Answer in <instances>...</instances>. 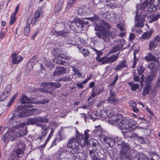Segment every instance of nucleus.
Wrapping results in <instances>:
<instances>
[{
	"label": "nucleus",
	"instance_id": "obj_12",
	"mask_svg": "<svg viewBox=\"0 0 160 160\" xmlns=\"http://www.w3.org/2000/svg\"><path fill=\"white\" fill-rule=\"evenodd\" d=\"M91 12V9L88 7L80 8L78 10V14L81 16L89 15Z\"/></svg>",
	"mask_w": 160,
	"mask_h": 160
},
{
	"label": "nucleus",
	"instance_id": "obj_58",
	"mask_svg": "<svg viewBox=\"0 0 160 160\" xmlns=\"http://www.w3.org/2000/svg\"><path fill=\"white\" fill-rule=\"evenodd\" d=\"M93 149L95 150L96 152H99L100 151L102 150V148L101 146L100 145L99 143L94 148H93Z\"/></svg>",
	"mask_w": 160,
	"mask_h": 160
},
{
	"label": "nucleus",
	"instance_id": "obj_24",
	"mask_svg": "<svg viewBox=\"0 0 160 160\" xmlns=\"http://www.w3.org/2000/svg\"><path fill=\"white\" fill-rule=\"evenodd\" d=\"M126 60L124 59L122 61L119 65H118L116 67V68H114V69L116 71H118L120 70L122 68L127 67V66L126 63Z\"/></svg>",
	"mask_w": 160,
	"mask_h": 160
},
{
	"label": "nucleus",
	"instance_id": "obj_59",
	"mask_svg": "<svg viewBox=\"0 0 160 160\" xmlns=\"http://www.w3.org/2000/svg\"><path fill=\"white\" fill-rule=\"evenodd\" d=\"M116 125L118 126V127L121 129L125 130L124 127V125H123V120L120 121Z\"/></svg>",
	"mask_w": 160,
	"mask_h": 160
},
{
	"label": "nucleus",
	"instance_id": "obj_55",
	"mask_svg": "<svg viewBox=\"0 0 160 160\" xmlns=\"http://www.w3.org/2000/svg\"><path fill=\"white\" fill-rule=\"evenodd\" d=\"M52 87H54L56 88H58L61 87L62 86V84L59 82H52Z\"/></svg>",
	"mask_w": 160,
	"mask_h": 160
},
{
	"label": "nucleus",
	"instance_id": "obj_13",
	"mask_svg": "<svg viewBox=\"0 0 160 160\" xmlns=\"http://www.w3.org/2000/svg\"><path fill=\"white\" fill-rule=\"evenodd\" d=\"M56 82L61 81L62 82V84L66 86H67L68 84H70L72 80L70 76H63L62 78H59L58 79L55 80Z\"/></svg>",
	"mask_w": 160,
	"mask_h": 160
},
{
	"label": "nucleus",
	"instance_id": "obj_3",
	"mask_svg": "<svg viewBox=\"0 0 160 160\" xmlns=\"http://www.w3.org/2000/svg\"><path fill=\"white\" fill-rule=\"evenodd\" d=\"M118 145H120L121 148L120 150V158L121 160H132L131 155V147L129 144L120 140L117 142Z\"/></svg>",
	"mask_w": 160,
	"mask_h": 160
},
{
	"label": "nucleus",
	"instance_id": "obj_42",
	"mask_svg": "<svg viewBox=\"0 0 160 160\" xmlns=\"http://www.w3.org/2000/svg\"><path fill=\"white\" fill-rule=\"evenodd\" d=\"M26 124L28 125L36 124L35 118H28L26 121Z\"/></svg>",
	"mask_w": 160,
	"mask_h": 160
},
{
	"label": "nucleus",
	"instance_id": "obj_48",
	"mask_svg": "<svg viewBox=\"0 0 160 160\" xmlns=\"http://www.w3.org/2000/svg\"><path fill=\"white\" fill-rule=\"evenodd\" d=\"M89 153L90 155L92 157V160H99L96 157V156L94 153V151L93 150H89Z\"/></svg>",
	"mask_w": 160,
	"mask_h": 160
},
{
	"label": "nucleus",
	"instance_id": "obj_2",
	"mask_svg": "<svg viewBox=\"0 0 160 160\" xmlns=\"http://www.w3.org/2000/svg\"><path fill=\"white\" fill-rule=\"evenodd\" d=\"M25 126L24 122L20 123L19 124L16 125L14 127L16 129H21L18 131L7 132L3 135L2 140L7 143L9 141H15L18 138L24 135L26 136L28 132L27 127L24 128Z\"/></svg>",
	"mask_w": 160,
	"mask_h": 160
},
{
	"label": "nucleus",
	"instance_id": "obj_56",
	"mask_svg": "<svg viewBox=\"0 0 160 160\" xmlns=\"http://www.w3.org/2000/svg\"><path fill=\"white\" fill-rule=\"evenodd\" d=\"M160 14H157L152 18L150 21H149V22H152L157 20L160 18Z\"/></svg>",
	"mask_w": 160,
	"mask_h": 160
},
{
	"label": "nucleus",
	"instance_id": "obj_10",
	"mask_svg": "<svg viewBox=\"0 0 160 160\" xmlns=\"http://www.w3.org/2000/svg\"><path fill=\"white\" fill-rule=\"evenodd\" d=\"M116 144V140L108 137H105L104 139V145L108 148L112 147Z\"/></svg>",
	"mask_w": 160,
	"mask_h": 160
},
{
	"label": "nucleus",
	"instance_id": "obj_22",
	"mask_svg": "<svg viewBox=\"0 0 160 160\" xmlns=\"http://www.w3.org/2000/svg\"><path fill=\"white\" fill-rule=\"evenodd\" d=\"M133 136L134 137H137V140L139 143L142 144H148L147 142H148V141L147 138H144L142 137L138 136L136 134H134Z\"/></svg>",
	"mask_w": 160,
	"mask_h": 160
},
{
	"label": "nucleus",
	"instance_id": "obj_28",
	"mask_svg": "<svg viewBox=\"0 0 160 160\" xmlns=\"http://www.w3.org/2000/svg\"><path fill=\"white\" fill-rule=\"evenodd\" d=\"M36 93L42 92L49 93L50 95H53L54 92L52 90H47L45 88H36Z\"/></svg>",
	"mask_w": 160,
	"mask_h": 160
},
{
	"label": "nucleus",
	"instance_id": "obj_14",
	"mask_svg": "<svg viewBox=\"0 0 160 160\" xmlns=\"http://www.w3.org/2000/svg\"><path fill=\"white\" fill-rule=\"evenodd\" d=\"M53 54L55 56L62 59H66L68 58L67 56L63 53L62 51H60V49L58 48H56L54 49Z\"/></svg>",
	"mask_w": 160,
	"mask_h": 160
},
{
	"label": "nucleus",
	"instance_id": "obj_23",
	"mask_svg": "<svg viewBox=\"0 0 160 160\" xmlns=\"http://www.w3.org/2000/svg\"><path fill=\"white\" fill-rule=\"evenodd\" d=\"M37 58V55H34L30 60V61L27 63V68L29 70H31L33 69V66H32V62H34V61H36V59Z\"/></svg>",
	"mask_w": 160,
	"mask_h": 160
},
{
	"label": "nucleus",
	"instance_id": "obj_63",
	"mask_svg": "<svg viewBox=\"0 0 160 160\" xmlns=\"http://www.w3.org/2000/svg\"><path fill=\"white\" fill-rule=\"evenodd\" d=\"M16 19V17H14V16H11L10 18L9 24L10 25L12 24L15 22Z\"/></svg>",
	"mask_w": 160,
	"mask_h": 160
},
{
	"label": "nucleus",
	"instance_id": "obj_49",
	"mask_svg": "<svg viewBox=\"0 0 160 160\" xmlns=\"http://www.w3.org/2000/svg\"><path fill=\"white\" fill-rule=\"evenodd\" d=\"M150 6L146 11L148 13H151L152 12L155 11L157 9V8L151 4H150Z\"/></svg>",
	"mask_w": 160,
	"mask_h": 160
},
{
	"label": "nucleus",
	"instance_id": "obj_46",
	"mask_svg": "<svg viewBox=\"0 0 160 160\" xmlns=\"http://www.w3.org/2000/svg\"><path fill=\"white\" fill-rule=\"evenodd\" d=\"M17 95V94H16L15 95H13L11 98L10 100L8 102L7 105V107H9L11 105L12 103L14 102V101L15 100L16 96Z\"/></svg>",
	"mask_w": 160,
	"mask_h": 160
},
{
	"label": "nucleus",
	"instance_id": "obj_29",
	"mask_svg": "<svg viewBox=\"0 0 160 160\" xmlns=\"http://www.w3.org/2000/svg\"><path fill=\"white\" fill-rule=\"evenodd\" d=\"M41 85L47 90L51 88H52V90L54 89L52 87V82H43L42 83Z\"/></svg>",
	"mask_w": 160,
	"mask_h": 160
},
{
	"label": "nucleus",
	"instance_id": "obj_51",
	"mask_svg": "<svg viewBox=\"0 0 160 160\" xmlns=\"http://www.w3.org/2000/svg\"><path fill=\"white\" fill-rule=\"evenodd\" d=\"M90 142V144L92 146L93 148H94L99 143L98 140L93 139L91 140Z\"/></svg>",
	"mask_w": 160,
	"mask_h": 160
},
{
	"label": "nucleus",
	"instance_id": "obj_41",
	"mask_svg": "<svg viewBox=\"0 0 160 160\" xmlns=\"http://www.w3.org/2000/svg\"><path fill=\"white\" fill-rule=\"evenodd\" d=\"M97 60L98 61L102 63V64L105 63H108V58L104 57L103 58H100L98 57H97L96 58Z\"/></svg>",
	"mask_w": 160,
	"mask_h": 160
},
{
	"label": "nucleus",
	"instance_id": "obj_40",
	"mask_svg": "<svg viewBox=\"0 0 160 160\" xmlns=\"http://www.w3.org/2000/svg\"><path fill=\"white\" fill-rule=\"evenodd\" d=\"M62 140V139L61 137L60 136V135L57 136L52 142L50 147H52L56 145H57L56 143L57 142H60Z\"/></svg>",
	"mask_w": 160,
	"mask_h": 160
},
{
	"label": "nucleus",
	"instance_id": "obj_52",
	"mask_svg": "<svg viewBox=\"0 0 160 160\" xmlns=\"http://www.w3.org/2000/svg\"><path fill=\"white\" fill-rule=\"evenodd\" d=\"M148 160H160V157L157 154H153L149 157Z\"/></svg>",
	"mask_w": 160,
	"mask_h": 160
},
{
	"label": "nucleus",
	"instance_id": "obj_44",
	"mask_svg": "<svg viewBox=\"0 0 160 160\" xmlns=\"http://www.w3.org/2000/svg\"><path fill=\"white\" fill-rule=\"evenodd\" d=\"M100 10L99 11V13L100 15H102V17L103 18H107V13H108V12H106V11L104 8H102L100 9Z\"/></svg>",
	"mask_w": 160,
	"mask_h": 160
},
{
	"label": "nucleus",
	"instance_id": "obj_25",
	"mask_svg": "<svg viewBox=\"0 0 160 160\" xmlns=\"http://www.w3.org/2000/svg\"><path fill=\"white\" fill-rule=\"evenodd\" d=\"M46 117L47 116H45L44 117H35L36 123L38 122L46 123L48 122L49 120Z\"/></svg>",
	"mask_w": 160,
	"mask_h": 160
},
{
	"label": "nucleus",
	"instance_id": "obj_27",
	"mask_svg": "<svg viewBox=\"0 0 160 160\" xmlns=\"http://www.w3.org/2000/svg\"><path fill=\"white\" fill-rule=\"evenodd\" d=\"M31 111H32L33 109H27L26 110L23 109L18 114V117L20 118L26 117L27 116V113L30 112Z\"/></svg>",
	"mask_w": 160,
	"mask_h": 160
},
{
	"label": "nucleus",
	"instance_id": "obj_18",
	"mask_svg": "<svg viewBox=\"0 0 160 160\" xmlns=\"http://www.w3.org/2000/svg\"><path fill=\"white\" fill-rule=\"evenodd\" d=\"M144 59L147 62H157L158 61V59L150 52L148 53L147 55L144 57Z\"/></svg>",
	"mask_w": 160,
	"mask_h": 160
},
{
	"label": "nucleus",
	"instance_id": "obj_26",
	"mask_svg": "<svg viewBox=\"0 0 160 160\" xmlns=\"http://www.w3.org/2000/svg\"><path fill=\"white\" fill-rule=\"evenodd\" d=\"M156 74L150 73L149 75L148 76H147V80L145 82L146 84L151 85V81L154 78Z\"/></svg>",
	"mask_w": 160,
	"mask_h": 160
},
{
	"label": "nucleus",
	"instance_id": "obj_16",
	"mask_svg": "<svg viewBox=\"0 0 160 160\" xmlns=\"http://www.w3.org/2000/svg\"><path fill=\"white\" fill-rule=\"evenodd\" d=\"M66 69L62 67H57L55 71L53 73L54 76H58L63 75L66 72Z\"/></svg>",
	"mask_w": 160,
	"mask_h": 160
},
{
	"label": "nucleus",
	"instance_id": "obj_53",
	"mask_svg": "<svg viewBox=\"0 0 160 160\" xmlns=\"http://www.w3.org/2000/svg\"><path fill=\"white\" fill-rule=\"evenodd\" d=\"M30 28V26H28V25H26L24 30V32L25 35H27L29 33Z\"/></svg>",
	"mask_w": 160,
	"mask_h": 160
},
{
	"label": "nucleus",
	"instance_id": "obj_5",
	"mask_svg": "<svg viewBox=\"0 0 160 160\" xmlns=\"http://www.w3.org/2000/svg\"><path fill=\"white\" fill-rule=\"evenodd\" d=\"M147 12L146 10H141L140 14L139 15L137 12L135 18V21L137 22L135 26L137 27L142 28L144 26L143 23L147 15Z\"/></svg>",
	"mask_w": 160,
	"mask_h": 160
},
{
	"label": "nucleus",
	"instance_id": "obj_64",
	"mask_svg": "<svg viewBox=\"0 0 160 160\" xmlns=\"http://www.w3.org/2000/svg\"><path fill=\"white\" fill-rule=\"evenodd\" d=\"M116 116H117V118L118 120V122H119V121H121V120H123V119H124V117L122 115L120 114H117Z\"/></svg>",
	"mask_w": 160,
	"mask_h": 160
},
{
	"label": "nucleus",
	"instance_id": "obj_43",
	"mask_svg": "<svg viewBox=\"0 0 160 160\" xmlns=\"http://www.w3.org/2000/svg\"><path fill=\"white\" fill-rule=\"evenodd\" d=\"M78 155L76 157L80 160H84L86 158L85 154L83 153H81L79 152Z\"/></svg>",
	"mask_w": 160,
	"mask_h": 160
},
{
	"label": "nucleus",
	"instance_id": "obj_32",
	"mask_svg": "<svg viewBox=\"0 0 160 160\" xmlns=\"http://www.w3.org/2000/svg\"><path fill=\"white\" fill-rule=\"evenodd\" d=\"M56 36L57 37L61 36L66 37L67 36L68 32L65 30H62L60 31H55L54 32Z\"/></svg>",
	"mask_w": 160,
	"mask_h": 160
},
{
	"label": "nucleus",
	"instance_id": "obj_30",
	"mask_svg": "<svg viewBox=\"0 0 160 160\" xmlns=\"http://www.w3.org/2000/svg\"><path fill=\"white\" fill-rule=\"evenodd\" d=\"M117 116L116 115L110 116L108 119V122L110 123L111 124H116L118 122Z\"/></svg>",
	"mask_w": 160,
	"mask_h": 160
},
{
	"label": "nucleus",
	"instance_id": "obj_11",
	"mask_svg": "<svg viewBox=\"0 0 160 160\" xmlns=\"http://www.w3.org/2000/svg\"><path fill=\"white\" fill-rule=\"evenodd\" d=\"M123 122L125 130L135 125L136 124V122L133 119H124L123 120Z\"/></svg>",
	"mask_w": 160,
	"mask_h": 160
},
{
	"label": "nucleus",
	"instance_id": "obj_4",
	"mask_svg": "<svg viewBox=\"0 0 160 160\" xmlns=\"http://www.w3.org/2000/svg\"><path fill=\"white\" fill-rule=\"evenodd\" d=\"M26 148L24 144H19L18 148L15 149L10 156L11 160H18L19 157L22 156L24 151Z\"/></svg>",
	"mask_w": 160,
	"mask_h": 160
},
{
	"label": "nucleus",
	"instance_id": "obj_17",
	"mask_svg": "<svg viewBox=\"0 0 160 160\" xmlns=\"http://www.w3.org/2000/svg\"><path fill=\"white\" fill-rule=\"evenodd\" d=\"M12 63L13 64H17L21 62L23 59V58L20 56H17L15 53L12 54Z\"/></svg>",
	"mask_w": 160,
	"mask_h": 160
},
{
	"label": "nucleus",
	"instance_id": "obj_37",
	"mask_svg": "<svg viewBox=\"0 0 160 160\" xmlns=\"http://www.w3.org/2000/svg\"><path fill=\"white\" fill-rule=\"evenodd\" d=\"M149 4V3L147 0H145L140 5V9L143 11L145 10H146V8L148 6Z\"/></svg>",
	"mask_w": 160,
	"mask_h": 160
},
{
	"label": "nucleus",
	"instance_id": "obj_36",
	"mask_svg": "<svg viewBox=\"0 0 160 160\" xmlns=\"http://www.w3.org/2000/svg\"><path fill=\"white\" fill-rule=\"evenodd\" d=\"M119 52L117 54H115L112 56L111 57L108 58V63H112L115 61L118 58Z\"/></svg>",
	"mask_w": 160,
	"mask_h": 160
},
{
	"label": "nucleus",
	"instance_id": "obj_62",
	"mask_svg": "<svg viewBox=\"0 0 160 160\" xmlns=\"http://www.w3.org/2000/svg\"><path fill=\"white\" fill-rule=\"evenodd\" d=\"M62 7H59V6L57 4H56L54 7V11L55 13H57L58 12H59L60 10L61 9V8H62Z\"/></svg>",
	"mask_w": 160,
	"mask_h": 160
},
{
	"label": "nucleus",
	"instance_id": "obj_8",
	"mask_svg": "<svg viewBox=\"0 0 160 160\" xmlns=\"http://www.w3.org/2000/svg\"><path fill=\"white\" fill-rule=\"evenodd\" d=\"M82 19L79 18H76L75 22L70 25L71 29L76 32H79L82 29Z\"/></svg>",
	"mask_w": 160,
	"mask_h": 160
},
{
	"label": "nucleus",
	"instance_id": "obj_15",
	"mask_svg": "<svg viewBox=\"0 0 160 160\" xmlns=\"http://www.w3.org/2000/svg\"><path fill=\"white\" fill-rule=\"evenodd\" d=\"M104 90L103 88H101L98 86H95L92 90V93L89 97V99H91L92 97H95L96 95H98L101 93Z\"/></svg>",
	"mask_w": 160,
	"mask_h": 160
},
{
	"label": "nucleus",
	"instance_id": "obj_38",
	"mask_svg": "<svg viewBox=\"0 0 160 160\" xmlns=\"http://www.w3.org/2000/svg\"><path fill=\"white\" fill-rule=\"evenodd\" d=\"M151 88V85L146 84V87H145L142 92V95L145 96L149 94Z\"/></svg>",
	"mask_w": 160,
	"mask_h": 160
},
{
	"label": "nucleus",
	"instance_id": "obj_21",
	"mask_svg": "<svg viewBox=\"0 0 160 160\" xmlns=\"http://www.w3.org/2000/svg\"><path fill=\"white\" fill-rule=\"evenodd\" d=\"M152 33V31L151 30L148 31L142 34L141 38L143 40L148 39L150 38Z\"/></svg>",
	"mask_w": 160,
	"mask_h": 160
},
{
	"label": "nucleus",
	"instance_id": "obj_20",
	"mask_svg": "<svg viewBox=\"0 0 160 160\" xmlns=\"http://www.w3.org/2000/svg\"><path fill=\"white\" fill-rule=\"evenodd\" d=\"M158 46V44L153 39L150 40L149 43L148 50L151 52Z\"/></svg>",
	"mask_w": 160,
	"mask_h": 160
},
{
	"label": "nucleus",
	"instance_id": "obj_9",
	"mask_svg": "<svg viewBox=\"0 0 160 160\" xmlns=\"http://www.w3.org/2000/svg\"><path fill=\"white\" fill-rule=\"evenodd\" d=\"M11 85L10 84L6 86L0 97V101H3L9 95L11 92Z\"/></svg>",
	"mask_w": 160,
	"mask_h": 160
},
{
	"label": "nucleus",
	"instance_id": "obj_60",
	"mask_svg": "<svg viewBox=\"0 0 160 160\" xmlns=\"http://www.w3.org/2000/svg\"><path fill=\"white\" fill-rule=\"evenodd\" d=\"M32 19L33 17L32 16H29L27 20L26 25H28V26H30L32 23Z\"/></svg>",
	"mask_w": 160,
	"mask_h": 160
},
{
	"label": "nucleus",
	"instance_id": "obj_45",
	"mask_svg": "<svg viewBox=\"0 0 160 160\" xmlns=\"http://www.w3.org/2000/svg\"><path fill=\"white\" fill-rule=\"evenodd\" d=\"M137 51H134V61L133 64L132 66V68H135L137 64V62L138 61V58L136 56V54L137 53Z\"/></svg>",
	"mask_w": 160,
	"mask_h": 160
},
{
	"label": "nucleus",
	"instance_id": "obj_54",
	"mask_svg": "<svg viewBox=\"0 0 160 160\" xmlns=\"http://www.w3.org/2000/svg\"><path fill=\"white\" fill-rule=\"evenodd\" d=\"M145 70V68L144 67H143L142 66H139L138 70V74L140 75L142 74L144 72Z\"/></svg>",
	"mask_w": 160,
	"mask_h": 160
},
{
	"label": "nucleus",
	"instance_id": "obj_6",
	"mask_svg": "<svg viewBox=\"0 0 160 160\" xmlns=\"http://www.w3.org/2000/svg\"><path fill=\"white\" fill-rule=\"evenodd\" d=\"M67 146L68 148H71L72 150L71 152L74 156V153H78L80 151L79 145L78 142L74 138L69 140L67 143Z\"/></svg>",
	"mask_w": 160,
	"mask_h": 160
},
{
	"label": "nucleus",
	"instance_id": "obj_61",
	"mask_svg": "<svg viewBox=\"0 0 160 160\" xmlns=\"http://www.w3.org/2000/svg\"><path fill=\"white\" fill-rule=\"evenodd\" d=\"M77 0H69V1L68 3V5L70 7H72L74 6Z\"/></svg>",
	"mask_w": 160,
	"mask_h": 160
},
{
	"label": "nucleus",
	"instance_id": "obj_31",
	"mask_svg": "<svg viewBox=\"0 0 160 160\" xmlns=\"http://www.w3.org/2000/svg\"><path fill=\"white\" fill-rule=\"evenodd\" d=\"M148 68L151 69V73L156 74L157 68L155 66V64L154 62H150L149 64L148 65Z\"/></svg>",
	"mask_w": 160,
	"mask_h": 160
},
{
	"label": "nucleus",
	"instance_id": "obj_34",
	"mask_svg": "<svg viewBox=\"0 0 160 160\" xmlns=\"http://www.w3.org/2000/svg\"><path fill=\"white\" fill-rule=\"evenodd\" d=\"M128 84L130 86L132 90L135 91L137 89H139V85L138 83L134 84L133 82H129Z\"/></svg>",
	"mask_w": 160,
	"mask_h": 160
},
{
	"label": "nucleus",
	"instance_id": "obj_35",
	"mask_svg": "<svg viewBox=\"0 0 160 160\" xmlns=\"http://www.w3.org/2000/svg\"><path fill=\"white\" fill-rule=\"evenodd\" d=\"M108 103L115 105L118 103L119 101L117 98L108 97L107 99Z\"/></svg>",
	"mask_w": 160,
	"mask_h": 160
},
{
	"label": "nucleus",
	"instance_id": "obj_57",
	"mask_svg": "<svg viewBox=\"0 0 160 160\" xmlns=\"http://www.w3.org/2000/svg\"><path fill=\"white\" fill-rule=\"evenodd\" d=\"M53 61L57 64L62 65L64 64L65 62V61H64L58 59H53Z\"/></svg>",
	"mask_w": 160,
	"mask_h": 160
},
{
	"label": "nucleus",
	"instance_id": "obj_7",
	"mask_svg": "<svg viewBox=\"0 0 160 160\" xmlns=\"http://www.w3.org/2000/svg\"><path fill=\"white\" fill-rule=\"evenodd\" d=\"M91 131L87 129L84 131V134H80V140L81 141V146L82 147H84L86 145H88L89 144L88 138L89 137V134L91 133Z\"/></svg>",
	"mask_w": 160,
	"mask_h": 160
},
{
	"label": "nucleus",
	"instance_id": "obj_33",
	"mask_svg": "<svg viewBox=\"0 0 160 160\" xmlns=\"http://www.w3.org/2000/svg\"><path fill=\"white\" fill-rule=\"evenodd\" d=\"M20 100L22 103H30L31 100L26 96L22 95L20 98Z\"/></svg>",
	"mask_w": 160,
	"mask_h": 160
},
{
	"label": "nucleus",
	"instance_id": "obj_47",
	"mask_svg": "<svg viewBox=\"0 0 160 160\" xmlns=\"http://www.w3.org/2000/svg\"><path fill=\"white\" fill-rule=\"evenodd\" d=\"M160 0H150L149 4H151L157 8V7L159 4Z\"/></svg>",
	"mask_w": 160,
	"mask_h": 160
},
{
	"label": "nucleus",
	"instance_id": "obj_19",
	"mask_svg": "<svg viewBox=\"0 0 160 160\" xmlns=\"http://www.w3.org/2000/svg\"><path fill=\"white\" fill-rule=\"evenodd\" d=\"M123 48V45L122 44H119L112 47L111 50L109 52L110 54L114 53L118 51L122 50Z\"/></svg>",
	"mask_w": 160,
	"mask_h": 160
},
{
	"label": "nucleus",
	"instance_id": "obj_50",
	"mask_svg": "<svg viewBox=\"0 0 160 160\" xmlns=\"http://www.w3.org/2000/svg\"><path fill=\"white\" fill-rule=\"evenodd\" d=\"M47 131L46 130H42L41 133V136L38 138L37 139H39L40 141L42 140V139L45 138L47 133Z\"/></svg>",
	"mask_w": 160,
	"mask_h": 160
},
{
	"label": "nucleus",
	"instance_id": "obj_1",
	"mask_svg": "<svg viewBox=\"0 0 160 160\" xmlns=\"http://www.w3.org/2000/svg\"><path fill=\"white\" fill-rule=\"evenodd\" d=\"M85 19L95 23V34L99 39H102L105 42H109L110 37L113 38L116 37V30L114 29L111 31L112 27L109 22L104 20L99 22H100L99 18L97 15L94 14L92 17L86 18Z\"/></svg>",
	"mask_w": 160,
	"mask_h": 160
},
{
	"label": "nucleus",
	"instance_id": "obj_39",
	"mask_svg": "<svg viewBox=\"0 0 160 160\" xmlns=\"http://www.w3.org/2000/svg\"><path fill=\"white\" fill-rule=\"evenodd\" d=\"M110 112L108 110H104L101 111L100 112V113L99 115L100 117H101L102 118H104L107 117L109 113Z\"/></svg>",
	"mask_w": 160,
	"mask_h": 160
}]
</instances>
